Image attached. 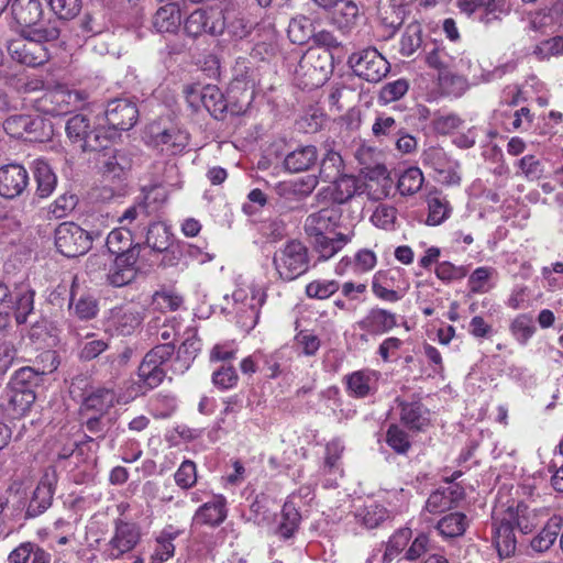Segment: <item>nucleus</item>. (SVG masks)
Here are the masks:
<instances>
[{
  "instance_id": "1",
  "label": "nucleus",
  "mask_w": 563,
  "mask_h": 563,
  "mask_svg": "<svg viewBox=\"0 0 563 563\" xmlns=\"http://www.w3.org/2000/svg\"><path fill=\"white\" fill-rule=\"evenodd\" d=\"M341 219L342 210L334 205L312 212L306 218L303 229L319 261H329L352 242L353 229L346 232L338 231Z\"/></svg>"
},
{
  "instance_id": "2",
  "label": "nucleus",
  "mask_w": 563,
  "mask_h": 563,
  "mask_svg": "<svg viewBox=\"0 0 563 563\" xmlns=\"http://www.w3.org/2000/svg\"><path fill=\"white\" fill-rule=\"evenodd\" d=\"M538 525V514L523 503L496 507L493 512V538L500 558H509L516 550L514 529L529 533Z\"/></svg>"
},
{
  "instance_id": "3",
  "label": "nucleus",
  "mask_w": 563,
  "mask_h": 563,
  "mask_svg": "<svg viewBox=\"0 0 563 563\" xmlns=\"http://www.w3.org/2000/svg\"><path fill=\"white\" fill-rule=\"evenodd\" d=\"M88 98L82 90L69 89L66 85L56 84L46 87L40 97L30 101L33 107L44 114L59 115L71 109L79 108Z\"/></svg>"
},
{
  "instance_id": "4",
  "label": "nucleus",
  "mask_w": 563,
  "mask_h": 563,
  "mask_svg": "<svg viewBox=\"0 0 563 563\" xmlns=\"http://www.w3.org/2000/svg\"><path fill=\"white\" fill-rule=\"evenodd\" d=\"M265 299L266 294L258 285L250 283L236 287L232 292L233 310L242 328L251 330L256 325Z\"/></svg>"
},
{
  "instance_id": "5",
  "label": "nucleus",
  "mask_w": 563,
  "mask_h": 563,
  "mask_svg": "<svg viewBox=\"0 0 563 563\" xmlns=\"http://www.w3.org/2000/svg\"><path fill=\"white\" fill-rule=\"evenodd\" d=\"M139 118L136 104L128 99H115L108 103L103 117L98 120L106 129L103 141L110 142L118 137L122 131L134 126Z\"/></svg>"
},
{
  "instance_id": "6",
  "label": "nucleus",
  "mask_w": 563,
  "mask_h": 563,
  "mask_svg": "<svg viewBox=\"0 0 563 563\" xmlns=\"http://www.w3.org/2000/svg\"><path fill=\"white\" fill-rule=\"evenodd\" d=\"M273 264L282 279L294 280L309 267L308 249L300 241H289L275 252Z\"/></svg>"
},
{
  "instance_id": "7",
  "label": "nucleus",
  "mask_w": 563,
  "mask_h": 563,
  "mask_svg": "<svg viewBox=\"0 0 563 563\" xmlns=\"http://www.w3.org/2000/svg\"><path fill=\"white\" fill-rule=\"evenodd\" d=\"M332 56L328 51L309 48L300 58L295 70L296 76L306 88L322 86L332 70Z\"/></svg>"
},
{
  "instance_id": "8",
  "label": "nucleus",
  "mask_w": 563,
  "mask_h": 563,
  "mask_svg": "<svg viewBox=\"0 0 563 563\" xmlns=\"http://www.w3.org/2000/svg\"><path fill=\"white\" fill-rule=\"evenodd\" d=\"M104 129L106 126L98 120L96 126L91 130L89 118L84 114H76L68 119L66 123L68 139L84 152L100 151L101 147H106L103 141Z\"/></svg>"
},
{
  "instance_id": "9",
  "label": "nucleus",
  "mask_w": 563,
  "mask_h": 563,
  "mask_svg": "<svg viewBox=\"0 0 563 563\" xmlns=\"http://www.w3.org/2000/svg\"><path fill=\"white\" fill-rule=\"evenodd\" d=\"M142 532L137 523L117 519L104 553L110 560H119L132 552L141 542Z\"/></svg>"
},
{
  "instance_id": "10",
  "label": "nucleus",
  "mask_w": 563,
  "mask_h": 563,
  "mask_svg": "<svg viewBox=\"0 0 563 563\" xmlns=\"http://www.w3.org/2000/svg\"><path fill=\"white\" fill-rule=\"evenodd\" d=\"M354 74L367 81H380L389 71V63L376 48H365L349 57Z\"/></svg>"
},
{
  "instance_id": "11",
  "label": "nucleus",
  "mask_w": 563,
  "mask_h": 563,
  "mask_svg": "<svg viewBox=\"0 0 563 563\" xmlns=\"http://www.w3.org/2000/svg\"><path fill=\"white\" fill-rule=\"evenodd\" d=\"M91 242L90 234L74 222L60 223L55 230L56 249L67 257L87 253Z\"/></svg>"
},
{
  "instance_id": "12",
  "label": "nucleus",
  "mask_w": 563,
  "mask_h": 563,
  "mask_svg": "<svg viewBox=\"0 0 563 563\" xmlns=\"http://www.w3.org/2000/svg\"><path fill=\"white\" fill-rule=\"evenodd\" d=\"M174 353L172 344H159L147 352L139 366L140 382L146 389L157 387L165 377L163 365Z\"/></svg>"
},
{
  "instance_id": "13",
  "label": "nucleus",
  "mask_w": 563,
  "mask_h": 563,
  "mask_svg": "<svg viewBox=\"0 0 563 563\" xmlns=\"http://www.w3.org/2000/svg\"><path fill=\"white\" fill-rule=\"evenodd\" d=\"M421 162L438 174L440 183L449 186L460 184V163L452 158L443 147L430 146L426 148L421 154Z\"/></svg>"
},
{
  "instance_id": "14",
  "label": "nucleus",
  "mask_w": 563,
  "mask_h": 563,
  "mask_svg": "<svg viewBox=\"0 0 563 563\" xmlns=\"http://www.w3.org/2000/svg\"><path fill=\"white\" fill-rule=\"evenodd\" d=\"M144 312V308L134 302L114 307L108 313L107 330L118 335H131L141 325Z\"/></svg>"
},
{
  "instance_id": "15",
  "label": "nucleus",
  "mask_w": 563,
  "mask_h": 563,
  "mask_svg": "<svg viewBox=\"0 0 563 563\" xmlns=\"http://www.w3.org/2000/svg\"><path fill=\"white\" fill-rule=\"evenodd\" d=\"M227 19L220 8L198 9L186 19L185 31L194 37L203 33L219 35L225 27Z\"/></svg>"
},
{
  "instance_id": "16",
  "label": "nucleus",
  "mask_w": 563,
  "mask_h": 563,
  "mask_svg": "<svg viewBox=\"0 0 563 563\" xmlns=\"http://www.w3.org/2000/svg\"><path fill=\"white\" fill-rule=\"evenodd\" d=\"M426 64L438 71L454 69L456 71L470 73L472 60L465 53L452 55L445 46L433 44L432 48L426 52Z\"/></svg>"
},
{
  "instance_id": "17",
  "label": "nucleus",
  "mask_w": 563,
  "mask_h": 563,
  "mask_svg": "<svg viewBox=\"0 0 563 563\" xmlns=\"http://www.w3.org/2000/svg\"><path fill=\"white\" fill-rule=\"evenodd\" d=\"M186 99L188 103L198 108L199 102L213 117L222 114L227 110V101L222 91L214 85H207L202 88L196 86L187 87Z\"/></svg>"
},
{
  "instance_id": "18",
  "label": "nucleus",
  "mask_w": 563,
  "mask_h": 563,
  "mask_svg": "<svg viewBox=\"0 0 563 563\" xmlns=\"http://www.w3.org/2000/svg\"><path fill=\"white\" fill-rule=\"evenodd\" d=\"M8 52L12 59L30 67L43 65L48 60V51L43 44L24 37L10 41Z\"/></svg>"
},
{
  "instance_id": "19",
  "label": "nucleus",
  "mask_w": 563,
  "mask_h": 563,
  "mask_svg": "<svg viewBox=\"0 0 563 563\" xmlns=\"http://www.w3.org/2000/svg\"><path fill=\"white\" fill-rule=\"evenodd\" d=\"M139 251H130L117 256L107 274L108 283L113 287H123L132 283L139 274Z\"/></svg>"
},
{
  "instance_id": "20",
  "label": "nucleus",
  "mask_w": 563,
  "mask_h": 563,
  "mask_svg": "<svg viewBox=\"0 0 563 563\" xmlns=\"http://www.w3.org/2000/svg\"><path fill=\"white\" fill-rule=\"evenodd\" d=\"M29 185L27 170L20 164L0 167V196L13 199L22 195Z\"/></svg>"
},
{
  "instance_id": "21",
  "label": "nucleus",
  "mask_w": 563,
  "mask_h": 563,
  "mask_svg": "<svg viewBox=\"0 0 563 563\" xmlns=\"http://www.w3.org/2000/svg\"><path fill=\"white\" fill-rule=\"evenodd\" d=\"M379 376L375 369L363 368L345 375L343 382L351 397L365 398L377 390Z\"/></svg>"
},
{
  "instance_id": "22",
  "label": "nucleus",
  "mask_w": 563,
  "mask_h": 563,
  "mask_svg": "<svg viewBox=\"0 0 563 563\" xmlns=\"http://www.w3.org/2000/svg\"><path fill=\"white\" fill-rule=\"evenodd\" d=\"M56 482L57 477L55 471H45L37 486L33 490L32 498L27 506V515L30 517L41 515L51 506Z\"/></svg>"
},
{
  "instance_id": "23",
  "label": "nucleus",
  "mask_w": 563,
  "mask_h": 563,
  "mask_svg": "<svg viewBox=\"0 0 563 563\" xmlns=\"http://www.w3.org/2000/svg\"><path fill=\"white\" fill-rule=\"evenodd\" d=\"M40 357L43 362H47L48 365H44L38 368L26 366L18 369L14 373L10 385L21 388H32L37 384L41 375L49 374L57 369L58 361L55 352L46 351L42 353Z\"/></svg>"
},
{
  "instance_id": "24",
  "label": "nucleus",
  "mask_w": 563,
  "mask_h": 563,
  "mask_svg": "<svg viewBox=\"0 0 563 563\" xmlns=\"http://www.w3.org/2000/svg\"><path fill=\"white\" fill-rule=\"evenodd\" d=\"M35 398V393L32 388H21L9 385L4 398L5 404L1 406L4 408L8 416L20 418L30 410Z\"/></svg>"
},
{
  "instance_id": "25",
  "label": "nucleus",
  "mask_w": 563,
  "mask_h": 563,
  "mask_svg": "<svg viewBox=\"0 0 563 563\" xmlns=\"http://www.w3.org/2000/svg\"><path fill=\"white\" fill-rule=\"evenodd\" d=\"M225 497L212 495L210 500L203 503L195 512L192 521L197 525L216 527L227 518Z\"/></svg>"
},
{
  "instance_id": "26",
  "label": "nucleus",
  "mask_w": 563,
  "mask_h": 563,
  "mask_svg": "<svg viewBox=\"0 0 563 563\" xmlns=\"http://www.w3.org/2000/svg\"><path fill=\"white\" fill-rule=\"evenodd\" d=\"M11 14L21 30H26L42 21L44 9L41 0H14Z\"/></svg>"
},
{
  "instance_id": "27",
  "label": "nucleus",
  "mask_w": 563,
  "mask_h": 563,
  "mask_svg": "<svg viewBox=\"0 0 563 563\" xmlns=\"http://www.w3.org/2000/svg\"><path fill=\"white\" fill-rule=\"evenodd\" d=\"M104 144H108V142H104ZM100 150L103 152L100 154L99 163L107 178L120 179L131 168V159L123 151L108 148V145Z\"/></svg>"
},
{
  "instance_id": "28",
  "label": "nucleus",
  "mask_w": 563,
  "mask_h": 563,
  "mask_svg": "<svg viewBox=\"0 0 563 563\" xmlns=\"http://www.w3.org/2000/svg\"><path fill=\"white\" fill-rule=\"evenodd\" d=\"M183 530L173 526H166L155 537V547L150 556V563H164L175 554L174 540L183 534Z\"/></svg>"
},
{
  "instance_id": "29",
  "label": "nucleus",
  "mask_w": 563,
  "mask_h": 563,
  "mask_svg": "<svg viewBox=\"0 0 563 563\" xmlns=\"http://www.w3.org/2000/svg\"><path fill=\"white\" fill-rule=\"evenodd\" d=\"M360 18V9L352 0H340L331 10V22L342 33H349L354 29Z\"/></svg>"
},
{
  "instance_id": "30",
  "label": "nucleus",
  "mask_w": 563,
  "mask_h": 563,
  "mask_svg": "<svg viewBox=\"0 0 563 563\" xmlns=\"http://www.w3.org/2000/svg\"><path fill=\"white\" fill-rule=\"evenodd\" d=\"M397 325V317L395 313L380 309H372L360 322L358 327L372 334H383Z\"/></svg>"
},
{
  "instance_id": "31",
  "label": "nucleus",
  "mask_w": 563,
  "mask_h": 563,
  "mask_svg": "<svg viewBox=\"0 0 563 563\" xmlns=\"http://www.w3.org/2000/svg\"><path fill=\"white\" fill-rule=\"evenodd\" d=\"M404 130L402 123L393 114L376 112L372 123V134L379 143L390 142Z\"/></svg>"
},
{
  "instance_id": "32",
  "label": "nucleus",
  "mask_w": 563,
  "mask_h": 563,
  "mask_svg": "<svg viewBox=\"0 0 563 563\" xmlns=\"http://www.w3.org/2000/svg\"><path fill=\"white\" fill-rule=\"evenodd\" d=\"M153 143L161 146L162 152L176 155L188 145L189 135L183 130L170 128L153 135Z\"/></svg>"
},
{
  "instance_id": "33",
  "label": "nucleus",
  "mask_w": 563,
  "mask_h": 563,
  "mask_svg": "<svg viewBox=\"0 0 563 563\" xmlns=\"http://www.w3.org/2000/svg\"><path fill=\"white\" fill-rule=\"evenodd\" d=\"M318 159V151L313 145L300 146L288 153L284 159L285 168L290 173L310 169Z\"/></svg>"
},
{
  "instance_id": "34",
  "label": "nucleus",
  "mask_w": 563,
  "mask_h": 563,
  "mask_svg": "<svg viewBox=\"0 0 563 563\" xmlns=\"http://www.w3.org/2000/svg\"><path fill=\"white\" fill-rule=\"evenodd\" d=\"M334 184L333 199L338 203H344L356 195L365 192V183L351 175H341L338 179L332 180Z\"/></svg>"
},
{
  "instance_id": "35",
  "label": "nucleus",
  "mask_w": 563,
  "mask_h": 563,
  "mask_svg": "<svg viewBox=\"0 0 563 563\" xmlns=\"http://www.w3.org/2000/svg\"><path fill=\"white\" fill-rule=\"evenodd\" d=\"M466 74L454 69L442 70L438 74V85L442 93L461 97L468 89Z\"/></svg>"
},
{
  "instance_id": "36",
  "label": "nucleus",
  "mask_w": 563,
  "mask_h": 563,
  "mask_svg": "<svg viewBox=\"0 0 563 563\" xmlns=\"http://www.w3.org/2000/svg\"><path fill=\"white\" fill-rule=\"evenodd\" d=\"M181 22L180 9L175 2L161 7L153 18V26L157 32L173 33L178 30Z\"/></svg>"
},
{
  "instance_id": "37",
  "label": "nucleus",
  "mask_w": 563,
  "mask_h": 563,
  "mask_svg": "<svg viewBox=\"0 0 563 563\" xmlns=\"http://www.w3.org/2000/svg\"><path fill=\"white\" fill-rule=\"evenodd\" d=\"M426 201L428 207L427 225L438 227L450 218L452 207L445 197L438 192H430Z\"/></svg>"
},
{
  "instance_id": "38",
  "label": "nucleus",
  "mask_w": 563,
  "mask_h": 563,
  "mask_svg": "<svg viewBox=\"0 0 563 563\" xmlns=\"http://www.w3.org/2000/svg\"><path fill=\"white\" fill-rule=\"evenodd\" d=\"M107 247L111 254L117 256L130 252L139 251L137 244H134L133 232L130 228L120 225L113 229L107 236Z\"/></svg>"
},
{
  "instance_id": "39",
  "label": "nucleus",
  "mask_w": 563,
  "mask_h": 563,
  "mask_svg": "<svg viewBox=\"0 0 563 563\" xmlns=\"http://www.w3.org/2000/svg\"><path fill=\"white\" fill-rule=\"evenodd\" d=\"M457 7L468 15L483 12L484 14L478 19L486 24L500 19L496 12L499 11L500 13L501 11L497 8L495 0H457Z\"/></svg>"
},
{
  "instance_id": "40",
  "label": "nucleus",
  "mask_w": 563,
  "mask_h": 563,
  "mask_svg": "<svg viewBox=\"0 0 563 563\" xmlns=\"http://www.w3.org/2000/svg\"><path fill=\"white\" fill-rule=\"evenodd\" d=\"M34 178L37 184L36 194L41 198L48 197L55 189L57 178L44 159L33 162Z\"/></svg>"
},
{
  "instance_id": "41",
  "label": "nucleus",
  "mask_w": 563,
  "mask_h": 563,
  "mask_svg": "<svg viewBox=\"0 0 563 563\" xmlns=\"http://www.w3.org/2000/svg\"><path fill=\"white\" fill-rule=\"evenodd\" d=\"M21 35L25 40H33L38 44L56 41L60 35L59 22L57 20H49L46 23L41 21L30 29L21 30Z\"/></svg>"
},
{
  "instance_id": "42",
  "label": "nucleus",
  "mask_w": 563,
  "mask_h": 563,
  "mask_svg": "<svg viewBox=\"0 0 563 563\" xmlns=\"http://www.w3.org/2000/svg\"><path fill=\"white\" fill-rule=\"evenodd\" d=\"M401 421L410 429L422 430L430 423V411L418 401L402 404Z\"/></svg>"
},
{
  "instance_id": "43",
  "label": "nucleus",
  "mask_w": 563,
  "mask_h": 563,
  "mask_svg": "<svg viewBox=\"0 0 563 563\" xmlns=\"http://www.w3.org/2000/svg\"><path fill=\"white\" fill-rule=\"evenodd\" d=\"M354 517L364 528L374 529L387 518V510L384 506L375 501H371L358 508Z\"/></svg>"
},
{
  "instance_id": "44",
  "label": "nucleus",
  "mask_w": 563,
  "mask_h": 563,
  "mask_svg": "<svg viewBox=\"0 0 563 563\" xmlns=\"http://www.w3.org/2000/svg\"><path fill=\"white\" fill-rule=\"evenodd\" d=\"M562 526L560 517H552L548 520L547 525L531 541V547L534 551L544 552L549 550L555 542Z\"/></svg>"
},
{
  "instance_id": "45",
  "label": "nucleus",
  "mask_w": 563,
  "mask_h": 563,
  "mask_svg": "<svg viewBox=\"0 0 563 563\" xmlns=\"http://www.w3.org/2000/svg\"><path fill=\"white\" fill-rule=\"evenodd\" d=\"M344 163L340 153L328 150L320 163L319 177L322 181L332 183L343 175Z\"/></svg>"
},
{
  "instance_id": "46",
  "label": "nucleus",
  "mask_w": 563,
  "mask_h": 563,
  "mask_svg": "<svg viewBox=\"0 0 563 563\" xmlns=\"http://www.w3.org/2000/svg\"><path fill=\"white\" fill-rule=\"evenodd\" d=\"M424 183V176L420 168L409 167L404 170L397 181V189L404 197L417 194Z\"/></svg>"
},
{
  "instance_id": "47",
  "label": "nucleus",
  "mask_w": 563,
  "mask_h": 563,
  "mask_svg": "<svg viewBox=\"0 0 563 563\" xmlns=\"http://www.w3.org/2000/svg\"><path fill=\"white\" fill-rule=\"evenodd\" d=\"M412 537L410 528L398 529L387 541L385 552L383 554V563L393 562L408 545Z\"/></svg>"
},
{
  "instance_id": "48",
  "label": "nucleus",
  "mask_w": 563,
  "mask_h": 563,
  "mask_svg": "<svg viewBox=\"0 0 563 563\" xmlns=\"http://www.w3.org/2000/svg\"><path fill=\"white\" fill-rule=\"evenodd\" d=\"M422 45V27L420 23L413 22L407 25L399 41V53L409 57Z\"/></svg>"
},
{
  "instance_id": "49",
  "label": "nucleus",
  "mask_w": 563,
  "mask_h": 563,
  "mask_svg": "<svg viewBox=\"0 0 563 563\" xmlns=\"http://www.w3.org/2000/svg\"><path fill=\"white\" fill-rule=\"evenodd\" d=\"M468 526L467 517L462 512H452L438 522V530L448 538L462 536Z\"/></svg>"
},
{
  "instance_id": "50",
  "label": "nucleus",
  "mask_w": 563,
  "mask_h": 563,
  "mask_svg": "<svg viewBox=\"0 0 563 563\" xmlns=\"http://www.w3.org/2000/svg\"><path fill=\"white\" fill-rule=\"evenodd\" d=\"M200 350V340L195 334L186 338L177 352L176 364L179 365L177 369L180 372L188 369Z\"/></svg>"
},
{
  "instance_id": "51",
  "label": "nucleus",
  "mask_w": 563,
  "mask_h": 563,
  "mask_svg": "<svg viewBox=\"0 0 563 563\" xmlns=\"http://www.w3.org/2000/svg\"><path fill=\"white\" fill-rule=\"evenodd\" d=\"M115 395L107 388H98L90 393L84 400V408L98 413L106 412L114 405Z\"/></svg>"
},
{
  "instance_id": "52",
  "label": "nucleus",
  "mask_w": 563,
  "mask_h": 563,
  "mask_svg": "<svg viewBox=\"0 0 563 563\" xmlns=\"http://www.w3.org/2000/svg\"><path fill=\"white\" fill-rule=\"evenodd\" d=\"M313 35V26L309 18L299 15L289 22L288 36L292 43L302 45Z\"/></svg>"
},
{
  "instance_id": "53",
  "label": "nucleus",
  "mask_w": 563,
  "mask_h": 563,
  "mask_svg": "<svg viewBox=\"0 0 563 563\" xmlns=\"http://www.w3.org/2000/svg\"><path fill=\"white\" fill-rule=\"evenodd\" d=\"M398 210L394 206L380 203L371 216V222L378 229L394 231L397 227Z\"/></svg>"
},
{
  "instance_id": "54",
  "label": "nucleus",
  "mask_w": 563,
  "mask_h": 563,
  "mask_svg": "<svg viewBox=\"0 0 563 563\" xmlns=\"http://www.w3.org/2000/svg\"><path fill=\"white\" fill-rule=\"evenodd\" d=\"M496 275L493 267H477L468 277V288L474 294H485L493 288L490 279Z\"/></svg>"
},
{
  "instance_id": "55",
  "label": "nucleus",
  "mask_w": 563,
  "mask_h": 563,
  "mask_svg": "<svg viewBox=\"0 0 563 563\" xmlns=\"http://www.w3.org/2000/svg\"><path fill=\"white\" fill-rule=\"evenodd\" d=\"M536 327L533 319L527 313L517 316L510 323V332L512 336L522 345L527 344L534 334Z\"/></svg>"
},
{
  "instance_id": "56",
  "label": "nucleus",
  "mask_w": 563,
  "mask_h": 563,
  "mask_svg": "<svg viewBox=\"0 0 563 563\" xmlns=\"http://www.w3.org/2000/svg\"><path fill=\"white\" fill-rule=\"evenodd\" d=\"M69 307L74 314L81 320L93 319L99 310L97 300L89 295L81 296L76 300L73 294Z\"/></svg>"
},
{
  "instance_id": "57",
  "label": "nucleus",
  "mask_w": 563,
  "mask_h": 563,
  "mask_svg": "<svg viewBox=\"0 0 563 563\" xmlns=\"http://www.w3.org/2000/svg\"><path fill=\"white\" fill-rule=\"evenodd\" d=\"M379 11L391 26L400 25L406 13L405 0H380Z\"/></svg>"
},
{
  "instance_id": "58",
  "label": "nucleus",
  "mask_w": 563,
  "mask_h": 563,
  "mask_svg": "<svg viewBox=\"0 0 563 563\" xmlns=\"http://www.w3.org/2000/svg\"><path fill=\"white\" fill-rule=\"evenodd\" d=\"M340 289L336 280L316 279L306 286V295L314 299H328Z\"/></svg>"
},
{
  "instance_id": "59",
  "label": "nucleus",
  "mask_w": 563,
  "mask_h": 563,
  "mask_svg": "<svg viewBox=\"0 0 563 563\" xmlns=\"http://www.w3.org/2000/svg\"><path fill=\"white\" fill-rule=\"evenodd\" d=\"M34 122L29 115L19 114L9 117L4 123V131L12 137H23L25 133H31L33 131Z\"/></svg>"
},
{
  "instance_id": "60",
  "label": "nucleus",
  "mask_w": 563,
  "mask_h": 563,
  "mask_svg": "<svg viewBox=\"0 0 563 563\" xmlns=\"http://www.w3.org/2000/svg\"><path fill=\"white\" fill-rule=\"evenodd\" d=\"M300 521V515L297 509L286 503L283 507V520L279 523L278 532L284 539H289L296 532Z\"/></svg>"
},
{
  "instance_id": "61",
  "label": "nucleus",
  "mask_w": 563,
  "mask_h": 563,
  "mask_svg": "<svg viewBox=\"0 0 563 563\" xmlns=\"http://www.w3.org/2000/svg\"><path fill=\"white\" fill-rule=\"evenodd\" d=\"M295 344L300 354L313 356L319 351L321 341L312 331L301 330L295 336Z\"/></svg>"
},
{
  "instance_id": "62",
  "label": "nucleus",
  "mask_w": 563,
  "mask_h": 563,
  "mask_svg": "<svg viewBox=\"0 0 563 563\" xmlns=\"http://www.w3.org/2000/svg\"><path fill=\"white\" fill-rule=\"evenodd\" d=\"M409 85L406 79H397L384 85L378 95V101L387 104L399 100L408 91Z\"/></svg>"
},
{
  "instance_id": "63",
  "label": "nucleus",
  "mask_w": 563,
  "mask_h": 563,
  "mask_svg": "<svg viewBox=\"0 0 563 563\" xmlns=\"http://www.w3.org/2000/svg\"><path fill=\"white\" fill-rule=\"evenodd\" d=\"M404 345V340L396 336H388L379 344L377 354L385 363L394 362L400 357Z\"/></svg>"
},
{
  "instance_id": "64",
  "label": "nucleus",
  "mask_w": 563,
  "mask_h": 563,
  "mask_svg": "<svg viewBox=\"0 0 563 563\" xmlns=\"http://www.w3.org/2000/svg\"><path fill=\"white\" fill-rule=\"evenodd\" d=\"M517 166L528 180H539L544 173L541 161L534 155L523 156L517 162Z\"/></svg>"
}]
</instances>
